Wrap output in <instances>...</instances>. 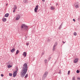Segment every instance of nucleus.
<instances>
[{
  "instance_id": "obj_1",
  "label": "nucleus",
  "mask_w": 80,
  "mask_h": 80,
  "mask_svg": "<svg viewBox=\"0 0 80 80\" xmlns=\"http://www.w3.org/2000/svg\"><path fill=\"white\" fill-rule=\"evenodd\" d=\"M27 67H28L27 64L26 63L24 64L22 68V70L21 73V76L22 77H25V75L26 73L27 72Z\"/></svg>"
},
{
  "instance_id": "obj_2",
  "label": "nucleus",
  "mask_w": 80,
  "mask_h": 80,
  "mask_svg": "<svg viewBox=\"0 0 80 80\" xmlns=\"http://www.w3.org/2000/svg\"><path fill=\"white\" fill-rule=\"evenodd\" d=\"M21 27L22 28H27V26L25 25V24H23L21 25Z\"/></svg>"
},
{
  "instance_id": "obj_3",
  "label": "nucleus",
  "mask_w": 80,
  "mask_h": 80,
  "mask_svg": "<svg viewBox=\"0 0 80 80\" xmlns=\"http://www.w3.org/2000/svg\"><path fill=\"white\" fill-rule=\"evenodd\" d=\"M75 5L76 8H79L80 5H79V3L78 2L76 3Z\"/></svg>"
},
{
  "instance_id": "obj_4",
  "label": "nucleus",
  "mask_w": 80,
  "mask_h": 80,
  "mask_svg": "<svg viewBox=\"0 0 80 80\" xmlns=\"http://www.w3.org/2000/svg\"><path fill=\"white\" fill-rule=\"evenodd\" d=\"M38 5L36 6L35 9H34V12H37V11L38 10Z\"/></svg>"
},
{
  "instance_id": "obj_5",
  "label": "nucleus",
  "mask_w": 80,
  "mask_h": 80,
  "mask_svg": "<svg viewBox=\"0 0 80 80\" xmlns=\"http://www.w3.org/2000/svg\"><path fill=\"white\" fill-rule=\"evenodd\" d=\"M78 58H76L74 60V62L75 63H76L78 62Z\"/></svg>"
},
{
  "instance_id": "obj_6",
  "label": "nucleus",
  "mask_w": 80,
  "mask_h": 80,
  "mask_svg": "<svg viewBox=\"0 0 80 80\" xmlns=\"http://www.w3.org/2000/svg\"><path fill=\"white\" fill-rule=\"evenodd\" d=\"M20 18V16L19 15H17V17L16 18V20H18Z\"/></svg>"
},
{
  "instance_id": "obj_7",
  "label": "nucleus",
  "mask_w": 80,
  "mask_h": 80,
  "mask_svg": "<svg viewBox=\"0 0 80 80\" xmlns=\"http://www.w3.org/2000/svg\"><path fill=\"white\" fill-rule=\"evenodd\" d=\"M51 9L52 10H54L55 9V6H51L50 7Z\"/></svg>"
},
{
  "instance_id": "obj_8",
  "label": "nucleus",
  "mask_w": 80,
  "mask_h": 80,
  "mask_svg": "<svg viewBox=\"0 0 80 80\" xmlns=\"http://www.w3.org/2000/svg\"><path fill=\"white\" fill-rule=\"evenodd\" d=\"M27 52H24L23 53V54H22V55L24 56V57H26V56H27Z\"/></svg>"
},
{
  "instance_id": "obj_9",
  "label": "nucleus",
  "mask_w": 80,
  "mask_h": 80,
  "mask_svg": "<svg viewBox=\"0 0 80 80\" xmlns=\"http://www.w3.org/2000/svg\"><path fill=\"white\" fill-rule=\"evenodd\" d=\"M17 72H15L13 73V77H16V76L17 75Z\"/></svg>"
},
{
  "instance_id": "obj_10",
  "label": "nucleus",
  "mask_w": 80,
  "mask_h": 80,
  "mask_svg": "<svg viewBox=\"0 0 80 80\" xmlns=\"http://www.w3.org/2000/svg\"><path fill=\"white\" fill-rule=\"evenodd\" d=\"M2 21L3 22H5L6 21H7V18H3L2 19Z\"/></svg>"
},
{
  "instance_id": "obj_11",
  "label": "nucleus",
  "mask_w": 80,
  "mask_h": 80,
  "mask_svg": "<svg viewBox=\"0 0 80 80\" xmlns=\"http://www.w3.org/2000/svg\"><path fill=\"white\" fill-rule=\"evenodd\" d=\"M46 77H47V76L44 75H43L42 78V79L44 80L45 78H46Z\"/></svg>"
},
{
  "instance_id": "obj_12",
  "label": "nucleus",
  "mask_w": 80,
  "mask_h": 80,
  "mask_svg": "<svg viewBox=\"0 0 80 80\" xmlns=\"http://www.w3.org/2000/svg\"><path fill=\"white\" fill-rule=\"evenodd\" d=\"M14 7L13 8V10H17V7L16 6V5H14Z\"/></svg>"
},
{
  "instance_id": "obj_13",
  "label": "nucleus",
  "mask_w": 80,
  "mask_h": 80,
  "mask_svg": "<svg viewBox=\"0 0 80 80\" xmlns=\"http://www.w3.org/2000/svg\"><path fill=\"white\" fill-rule=\"evenodd\" d=\"M15 48H14L12 49L11 51V52H12V53H13V52H15Z\"/></svg>"
},
{
  "instance_id": "obj_14",
  "label": "nucleus",
  "mask_w": 80,
  "mask_h": 80,
  "mask_svg": "<svg viewBox=\"0 0 80 80\" xmlns=\"http://www.w3.org/2000/svg\"><path fill=\"white\" fill-rule=\"evenodd\" d=\"M12 67V66L10 65V64H8V68H11V67Z\"/></svg>"
},
{
  "instance_id": "obj_15",
  "label": "nucleus",
  "mask_w": 80,
  "mask_h": 80,
  "mask_svg": "<svg viewBox=\"0 0 80 80\" xmlns=\"http://www.w3.org/2000/svg\"><path fill=\"white\" fill-rule=\"evenodd\" d=\"M9 16V14L7 13L5 15V17H8Z\"/></svg>"
},
{
  "instance_id": "obj_16",
  "label": "nucleus",
  "mask_w": 80,
  "mask_h": 80,
  "mask_svg": "<svg viewBox=\"0 0 80 80\" xmlns=\"http://www.w3.org/2000/svg\"><path fill=\"white\" fill-rule=\"evenodd\" d=\"M48 74V72H45L44 74V75H46V76H47V74Z\"/></svg>"
},
{
  "instance_id": "obj_17",
  "label": "nucleus",
  "mask_w": 80,
  "mask_h": 80,
  "mask_svg": "<svg viewBox=\"0 0 80 80\" xmlns=\"http://www.w3.org/2000/svg\"><path fill=\"white\" fill-rule=\"evenodd\" d=\"M73 34H74V35L75 36H77V32H74Z\"/></svg>"
},
{
  "instance_id": "obj_18",
  "label": "nucleus",
  "mask_w": 80,
  "mask_h": 80,
  "mask_svg": "<svg viewBox=\"0 0 80 80\" xmlns=\"http://www.w3.org/2000/svg\"><path fill=\"white\" fill-rule=\"evenodd\" d=\"M19 53V51L17 50V52H16V54H18Z\"/></svg>"
},
{
  "instance_id": "obj_19",
  "label": "nucleus",
  "mask_w": 80,
  "mask_h": 80,
  "mask_svg": "<svg viewBox=\"0 0 80 80\" xmlns=\"http://www.w3.org/2000/svg\"><path fill=\"white\" fill-rule=\"evenodd\" d=\"M9 75L10 76V77H12V74L10 73L9 74Z\"/></svg>"
},
{
  "instance_id": "obj_20",
  "label": "nucleus",
  "mask_w": 80,
  "mask_h": 80,
  "mask_svg": "<svg viewBox=\"0 0 80 80\" xmlns=\"http://www.w3.org/2000/svg\"><path fill=\"white\" fill-rule=\"evenodd\" d=\"M27 77H28V74H27L25 76V78H27Z\"/></svg>"
},
{
  "instance_id": "obj_21",
  "label": "nucleus",
  "mask_w": 80,
  "mask_h": 80,
  "mask_svg": "<svg viewBox=\"0 0 80 80\" xmlns=\"http://www.w3.org/2000/svg\"><path fill=\"white\" fill-rule=\"evenodd\" d=\"M72 80H75V77H73L72 78Z\"/></svg>"
},
{
  "instance_id": "obj_22",
  "label": "nucleus",
  "mask_w": 80,
  "mask_h": 80,
  "mask_svg": "<svg viewBox=\"0 0 80 80\" xmlns=\"http://www.w3.org/2000/svg\"><path fill=\"white\" fill-rule=\"evenodd\" d=\"M79 72H80V71H79V70H77V73H79Z\"/></svg>"
},
{
  "instance_id": "obj_23",
  "label": "nucleus",
  "mask_w": 80,
  "mask_h": 80,
  "mask_svg": "<svg viewBox=\"0 0 80 80\" xmlns=\"http://www.w3.org/2000/svg\"><path fill=\"white\" fill-rule=\"evenodd\" d=\"M44 62H45V63H47V60L46 59H45V60H44Z\"/></svg>"
},
{
  "instance_id": "obj_24",
  "label": "nucleus",
  "mask_w": 80,
  "mask_h": 80,
  "mask_svg": "<svg viewBox=\"0 0 80 80\" xmlns=\"http://www.w3.org/2000/svg\"><path fill=\"white\" fill-rule=\"evenodd\" d=\"M57 43L56 42V43H55L54 45L55 46H57Z\"/></svg>"
},
{
  "instance_id": "obj_25",
  "label": "nucleus",
  "mask_w": 80,
  "mask_h": 80,
  "mask_svg": "<svg viewBox=\"0 0 80 80\" xmlns=\"http://www.w3.org/2000/svg\"><path fill=\"white\" fill-rule=\"evenodd\" d=\"M28 45H29V43H26V45L27 46H28Z\"/></svg>"
},
{
  "instance_id": "obj_26",
  "label": "nucleus",
  "mask_w": 80,
  "mask_h": 80,
  "mask_svg": "<svg viewBox=\"0 0 80 80\" xmlns=\"http://www.w3.org/2000/svg\"><path fill=\"white\" fill-rule=\"evenodd\" d=\"M24 2H25V3H27V0H26Z\"/></svg>"
},
{
  "instance_id": "obj_27",
  "label": "nucleus",
  "mask_w": 80,
  "mask_h": 80,
  "mask_svg": "<svg viewBox=\"0 0 80 80\" xmlns=\"http://www.w3.org/2000/svg\"><path fill=\"white\" fill-rule=\"evenodd\" d=\"M68 74H70V71H68Z\"/></svg>"
},
{
  "instance_id": "obj_28",
  "label": "nucleus",
  "mask_w": 80,
  "mask_h": 80,
  "mask_svg": "<svg viewBox=\"0 0 80 80\" xmlns=\"http://www.w3.org/2000/svg\"><path fill=\"white\" fill-rule=\"evenodd\" d=\"M77 79L78 80H80V78H78Z\"/></svg>"
},
{
  "instance_id": "obj_29",
  "label": "nucleus",
  "mask_w": 80,
  "mask_h": 80,
  "mask_svg": "<svg viewBox=\"0 0 80 80\" xmlns=\"http://www.w3.org/2000/svg\"><path fill=\"white\" fill-rule=\"evenodd\" d=\"M15 11H16L15 9H13V12H15Z\"/></svg>"
},
{
  "instance_id": "obj_30",
  "label": "nucleus",
  "mask_w": 80,
  "mask_h": 80,
  "mask_svg": "<svg viewBox=\"0 0 80 80\" xmlns=\"http://www.w3.org/2000/svg\"><path fill=\"white\" fill-rule=\"evenodd\" d=\"M55 48H53V50H55Z\"/></svg>"
},
{
  "instance_id": "obj_31",
  "label": "nucleus",
  "mask_w": 80,
  "mask_h": 80,
  "mask_svg": "<svg viewBox=\"0 0 80 80\" xmlns=\"http://www.w3.org/2000/svg\"><path fill=\"white\" fill-rule=\"evenodd\" d=\"M1 77H3V74H1Z\"/></svg>"
},
{
  "instance_id": "obj_32",
  "label": "nucleus",
  "mask_w": 80,
  "mask_h": 80,
  "mask_svg": "<svg viewBox=\"0 0 80 80\" xmlns=\"http://www.w3.org/2000/svg\"><path fill=\"white\" fill-rule=\"evenodd\" d=\"M73 21H74V22H75V20L74 19H73Z\"/></svg>"
},
{
  "instance_id": "obj_33",
  "label": "nucleus",
  "mask_w": 80,
  "mask_h": 80,
  "mask_svg": "<svg viewBox=\"0 0 80 80\" xmlns=\"http://www.w3.org/2000/svg\"><path fill=\"white\" fill-rule=\"evenodd\" d=\"M56 46H54V45L53 47V48H55V47Z\"/></svg>"
},
{
  "instance_id": "obj_34",
  "label": "nucleus",
  "mask_w": 80,
  "mask_h": 80,
  "mask_svg": "<svg viewBox=\"0 0 80 80\" xmlns=\"http://www.w3.org/2000/svg\"><path fill=\"white\" fill-rule=\"evenodd\" d=\"M59 73H60V74L61 73V71H60L59 72Z\"/></svg>"
},
{
  "instance_id": "obj_35",
  "label": "nucleus",
  "mask_w": 80,
  "mask_h": 80,
  "mask_svg": "<svg viewBox=\"0 0 80 80\" xmlns=\"http://www.w3.org/2000/svg\"><path fill=\"white\" fill-rule=\"evenodd\" d=\"M62 42L63 43H65V42H64V41H62Z\"/></svg>"
},
{
  "instance_id": "obj_36",
  "label": "nucleus",
  "mask_w": 80,
  "mask_h": 80,
  "mask_svg": "<svg viewBox=\"0 0 80 80\" xmlns=\"http://www.w3.org/2000/svg\"><path fill=\"white\" fill-rule=\"evenodd\" d=\"M42 1H43V2H45V0H42Z\"/></svg>"
},
{
  "instance_id": "obj_37",
  "label": "nucleus",
  "mask_w": 80,
  "mask_h": 80,
  "mask_svg": "<svg viewBox=\"0 0 80 80\" xmlns=\"http://www.w3.org/2000/svg\"><path fill=\"white\" fill-rule=\"evenodd\" d=\"M6 6H7V5H8V4H7L6 5Z\"/></svg>"
},
{
  "instance_id": "obj_38",
  "label": "nucleus",
  "mask_w": 80,
  "mask_h": 80,
  "mask_svg": "<svg viewBox=\"0 0 80 80\" xmlns=\"http://www.w3.org/2000/svg\"><path fill=\"white\" fill-rule=\"evenodd\" d=\"M56 5H58V3H57V4H56Z\"/></svg>"
}]
</instances>
